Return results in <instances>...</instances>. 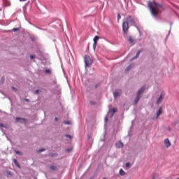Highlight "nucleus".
Returning a JSON list of instances; mask_svg holds the SVG:
<instances>
[{
  "instance_id": "obj_1",
  "label": "nucleus",
  "mask_w": 179,
  "mask_h": 179,
  "mask_svg": "<svg viewBox=\"0 0 179 179\" xmlns=\"http://www.w3.org/2000/svg\"><path fill=\"white\" fill-rule=\"evenodd\" d=\"M148 8L150 10L151 15L153 16V17H157V15L160 13V9L163 8V5L159 4L156 3L155 1H150L148 2Z\"/></svg>"
},
{
  "instance_id": "obj_2",
  "label": "nucleus",
  "mask_w": 179,
  "mask_h": 179,
  "mask_svg": "<svg viewBox=\"0 0 179 179\" xmlns=\"http://www.w3.org/2000/svg\"><path fill=\"white\" fill-rule=\"evenodd\" d=\"M127 23H129L131 26H134L136 27L137 30L140 31L139 27H138V24H139V20L136 19V17L132 15H128L126 18L124 19Z\"/></svg>"
},
{
  "instance_id": "obj_3",
  "label": "nucleus",
  "mask_w": 179,
  "mask_h": 179,
  "mask_svg": "<svg viewBox=\"0 0 179 179\" xmlns=\"http://www.w3.org/2000/svg\"><path fill=\"white\" fill-rule=\"evenodd\" d=\"M85 68H90L93 65V59L89 55H85L84 58Z\"/></svg>"
},
{
  "instance_id": "obj_4",
  "label": "nucleus",
  "mask_w": 179,
  "mask_h": 179,
  "mask_svg": "<svg viewBox=\"0 0 179 179\" xmlns=\"http://www.w3.org/2000/svg\"><path fill=\"white\" fill-rule=\"evenodd\" d=\"M129 29V23H128L127 21H123L122 22V31L124 33V36H128V30Z\"/></svg>"
},
{
  "instance_id": "obj_5",
  "label": "nucleus",
  "mask_w": 179,
  "mask_h": 179,
  "mask_svg": "<svg viewBox=\"0 0 179 179\" xmlns=\"http://www.w3.org/2000/svg\"><path fill=\"white\" fill-rule=\"evenodd\" d=\"M164 96H166V92H162L159 96V97H158L157 101H156V104H160V103H162L163 101V99H164Z\"/></svg>"
},
{
  "instance_id": "obj_6",
  "label": "nucleus",
  "mask_w": 179,
  "mask_h": 179,
  "mask_svg": "<svg viewBox=\"0 0 179 179\" xmlns=\"http://www.w3.org/2000/svg\"><path fill=\"white\" fill-rule=\"evenodd\" d=\"M15 121L16 122H20V124H26L27 122V119L17 117Z\"/></svg>"
},
{
  "instance_id": "obj_7",
  "label": "nucleus",
  "mask_w": 179,
  "mask_h": 179,
  "mask_svg": "<svg viewBox=\"0 0 179 179\" xmlns=\"http://www.w3.org/2000/svg\"><path fill=\"white\" fill-rule=\"evenodd\" d=\"M162 113H163V110H162V107H160L158 109V111L156 113V115L153 116L152 120H157V118H159V115H160V114H162Z\"/></svg>"
},
{
  "instance_id": "obj_8",
  "label": "nucleus",
  "mask_w": 179,
  "mask_h": 179,
  "mask_svg": "<svg viewBox=\"0 0 179 179\" xmlns=\"http://www.w3.org/2000/svg\"><path fill=\"white\" fill-rule=\"evenodd\" d=\"M113 96H114L115 99H118V97H120V96H121V90H116L113 92Z\"/></svg>"
},
{
  "instance_id": "obj_9",
  "label": "nucleus",
  "mask_w": 179,
  "mask_h": 179,
  "mask_svg": "<svg viewBox=\"0 0 179 179\" xmlns=\"http://www.w3.org/2000/svg\"><path fill=\"white\" fill-rule=\"evenodd\" d=\"M164 145L166 146V148H170L171 146V143L170 142V140H169V138L164 140Z\"/></svg>"
},
{
  "instance_id": "obj_10",
  "label": "nucleus",
  "mask_w": 179,
  "mask_h": 179,
  "mask_svg": "<svg viewBox=\"0 0 179 179\" xmlns=\"http://www.w3.org/2000/svg\"><path fill=\"white\" fill-rule=\"evenodd\" d=\"M116 148H117L118 149H121V148H122L124 146V143H122V142L119 141L118 143H117L115 144Z\"/></svg>"
},
{
  "instance_id": "obj_11",
  "label": "nucleus",
  "mask_w": 179,
  "mask_h": 179,
  "mask_svg": "<svg viewBox=\"0 0 179 179\" xmlns=\"http://www.w3.org/2000/svg\"><path fill=\"white\" fill-rule=\"evenodd\" d=\"M128 41H129V44H131V45H134V44H135L134 38H132V36H129Z\"/></svg>"
},
{
  "instance_id": "obj_12",
  "label": "nucleus",
  "mask_w": 179,
  "mask_h": 179,
  "mask_svg": "<svg viewBox=\"0 0 179 179\" xmlns=\"http://www.w3.org/2000/svg\"><path fill=\"white\" fill-rule=\"evenodd\" d=\"M145 92V87H142L137 92V96H141Z\"/></svg>"
},
{
  "instance_id": "obj_13",
  "label": "nucleus",
  "mask_w": 179,
  "mask_h": 179,
  "mask_svg": "<svg viewBox=\"0 0 179 179\" xmlns=\"http://www.w3.org/2000/svg\"><path fill=\"white\" fill-rule=\"evenodd\" d=\"M140 54L141 51L137 52L136 55L131 59V61H134V59H136V58H138Z\"/></svg>"
},
{
  "instance_id": "obj_14",
  "label": "nucleus",
  "mask_w": 179,
  "mask_h": 179,
  "mask_svg": "<svg viewBox=\"0 0 179 179\" xmlns=\"http://www.w3.org/2000/svg\"><path fill=\"white\" fill-rule=\"evenodd\" d=\"M134 68V64H130L129 65L126 69H125V72H129V71H131V69Z\"/></svg>"
},
{
  "instance_id": "obj_15",
  "label": "nucleus",
  "mask_w": 179,
  "mask_h": 179,
  "mask_svg": "<svg viewBox=\"0 0 179 179\" xmlns=\"http://www.w3.org/2000/svg\"><path fill=\"white\" fill-rule=\"evenodd\" d=\"M99 40H100V37H99V36H95L93 38L94 43L97 44V41H99Z\"/></svg>"
},
{
  "instance_id": "obj_16",
  "label": "nucleus",
  "mask_w": 179,
  "mask_h": 179,
  "mask_svg": "<svg viewBox=\"0 0 179 179\" xmlns=\"http://www.w3.org/2000/svg\"><path fill=\"white\" fill-rule=\"evenodd\" d=\"M141 99V96H136V99H134V103L137 104L138 101H139V100Z\"/></svg>"
},
{
  "instance_id": "obj_17",
  "label": "nucleus",
  "mask_w": 179,
  "mask_h": 179,
  "mask_svg": "<svg viewBox=\"0 0 179 179\" xmlns=\"http://www.w3.org/2000/svg\"><path fill=\"white\" fill-rule=\"evenodd\" d=\"M13 163H15V166H17V167L20 168V165L19 164V162H17V160L16 159H13Z\"/></svg>"
},
{
  "instance_id": "obj_18",
  "label": "nucleus",
  "mask_w": 179,
  "mask_h": 179,
  "mask_svg": "<svg viewBox=\"0 0 179 179\" xmlns=\"http://www.w3.org/2000/svg\"><path fill=\"white\" fill-rule=\"evenodd\" d=\"M119 174L120 176H124L125 174V171H124V170L122 169H121L119 171Z\"/></svg>"
},
{
  "instance_id": "obj_19",
  "label": "nucleus",
  "mask_w": 179,
  "mask_h": 179,
  "mask_svg": "<svg viewBox=\"0 0 179 179\" xmlns=\"http://www.w3.org/2000/svg\"><path fill=\"white\" fill-rule=\"evenodd\" d=\"M110 110L112 111V113L115 114V113H117V111H118V109L117 108H113L110 109Z\"/></svg>"
},
{
  "instance_id": "obj_20",
  "label": "nucleus",
  "mask_w": 179,
  "mask_h": 179,
  "mask_svg": "<svg viewBox=\"0 0 179 179\" xmlns=\"http://www.w3.org/2000/svg\"><path fill=\"white\" fill-rule=\"evenodd\" d=\"M108 115V117H111L114 115V113H113V111L110 110Z\"/></svg>"
},
{
  "instance_id": "obj_21",
  "label": "nucleus",
  "mask_w": 179,
  "mask_h": 179,
  "mask_svg": "<svg viewBox=\"0 0 179 179\" xmlns=\"http://www.w3.org/2000/svg\"><path fill=\"white\" fill-rule=\"evenodd\" d=\"M50 170H57V167L54 165H52L50 166Z\"/></svg>"
},
{
  "instance_id": "obj_22",
  "label": "nucleus",
  "mask_w": 179,
  "mask_h": 179,
  "mask_svg": "<svg viewBox=\"0 0 179 179\" xmlns=\"http://www.w3.org/2000/svg\"><path fill=\"white\" fill-rule=\"evenodd\" d=\"M92 47H93V50H94V51H96V47H97V43H93V45H92Z\"/></svg>"
},
{
  "instance_id": "obj_23",
  "label": "nucleus",
  "mask_w": 179,
  "mask_h": 179,
  "mask_svg": "<svg viewBox=\"0 0 179 179\" xmlns=\"http://www.w3.org/2000/svg\"><path fill=\"white\" fill-rule=\"evenodd\" d=\"M19 30H20V27H18V28H13V31H19Z\"/></svg>"
},
{
  "instance_id": "obj_24",
  "label": "nucleus",
  "mask_w": 179,
  "mask_h": 179,
  "mask_svg": "<svg viewBox=\"0 0 179 179\" xmlns=\"http://www.w3.org/2000/svg\"><path fill=\"white\" fill-rule=\"evenodd\" d=\"M64 124H65L66 125H71V122L70 121H64Z\"/></svg>"
},
{
  "instance_id": "obj_25",
  "label": "nucleus",
  "mask_w": 179,
  "mask_h": 179,
  "mask_svg": "<svg viewBox=\"0 0 179 179\" xmlns=\"http://www.w3.org/2000/svg\"><path fill=\"white\" fill-rule=\"evenodd\" d=\"M45 150V149L44 148H41L38 150V153H41V152H44Z\"/></svg>"
},
{
  "instance_id": "obj_26",
  "label": "nucleus",
  "mask_w": 179,
  "mask_h": 179,
  "mask_svg": "<svg viewBox=\"0 0 179 179\" xmlns=\"http://www.w3.org/2000/svg\"><path fill=\"white\" fill-rule=\"evenodd\" d=\"M16 155H19L20 156H22V153L20 151H15Z\"/></svg>"
},
{
  "instance_id": "obj_27",
  "label": "nucleus",
  "mask_w": 179,
  "mask_h": 179,
  "mask_svg": "<svg viewBox=\"0 0 179 179\" xmlns=\"http://www.w3.org/2000/svg\"><path fill=\"white\" fill-rule=\"evenodd\" d=\"M126 167L129 169V167H131V163H129V162L126 163Z\"/></svg>"
},
{
  "instance_id": "obj_28",
  "label": "nucleus",
  "mask_w": 179,
  "mask_h": 179,
  "mask_svg": "<svg viewBox=\"0 0 179 179\" xmlns=\"http://www.w3.org/2000/svg\"><path fill=\"white\" fill-rule=\"evenodd\" d=\"M66 138H69V139H72V136L69 135V134H66Z\"/></svg>"
},
{
  "instance_id": "obj_29",
  "label": "nucleus",
  "mask_w": 179,
  "mask_h": 179,
  "mask_svg": "<svg viewBox=\"0 0 179 179\" xmlns=\"http://www.w3.org/2000/svg\"><path fill=\"white\" fill-rule=\"evenodd\" d=\"M39 93H40V90H36L34 91V94H38Z\"/></svg>"
},
{
  "instance_id": "obj_30",
  "label": "nucleus",
  "mask_w": 179,
  "mask_h": 179,
  "mask_svg": "<svg viewBox=\"0 0 179 179\" xmlns=\"http://www.w3.org/2000/svg\"><path fill=\"white\" fill-rule=\"evenodd\" d=\"M34 58H36V55H30V59H34Z\"/></svg>"
},
{
  "instance_id": "obj_31",
  "label": "nucleus",
  "mask_w": 179,
  "mask_h": 179,
  "mask_svg": "<svg viewBox=\"0 0 179 179\" xmlns=\"http://www.w3.org/2000/svg\"><path fill=\"white\" fill-rule=\"evenodd\" d=\"M45 73H51V70H50V69H46V70L45 71Z\"/></svg>"
},
{
  "instance_id": "obj_32",
  "label": "nucleus",
  "mask_w": 179,
  "mask_h": 179,
  "mask_svg": "<svg viewBox=\"0 0 179 179\" xmlns=\"http://www.w3.org/2000/svg\"><path fill=\"white\" fill-rule=\"evenodd\" d=\"M13 90H14V92H16V90H17V88L15 87H12Z\"/></svg>"
},
{
  "instance_id": "obj_33",
  "label": "nucleus",
  "mask_w": 179,
  "mask_h": 179,
  "mask_svg": "<svg viewBox=\"0 0 179 179\" xmlns=\"http://www.w3.org/2000/svg\"><path fill=\"white\" fill-rule=\"evenodd\" d=\"M121 19V15L120 14L117 15V20H120Z\"/></svg>"
},
{
  "instance_id": "obj_34",
  "label": "nucleus",
  "mask_w": 179,
  "mask_h": 179,
  "mask_svg": "<svg viewBox=\"0 0 179 179\" xmlns=\"http://www.w3.org/2000/svg\"><path fill=\"white\" fill-rule=\"evenodd\" d=\"M99 86H100V83H99V84H96V85H95V89H97V87H99Z\"/></svg>"
},
{
  "instance_id": "obj_35",
  "label": "nucleus",
  "mask_w": 179,
  "mask_h": 179,
  "mask_svg": "<svg viewBox=\"0 0 179 179\" xmlns=\"http://www.w3.org/2000/svg\"><path fill=\"white\" fill-rule=\"evenodd\" d=\"M1 82H2V83H3V82H5V78L3 77L1 78Z\"/></svg>"
},
{
  "instance_id": "obj_36",
  "label": "nucleus",
  "mask_w": 179,
  "mask_h": 179,
  "mask_svg": "<svg viewBox=\"0 0 179 179\" xmlns=\"http://www.w3.org/2000/svg\"><path fill=\"white\" fill-rule=\"evenodd\" d=\"M107 121H108V117H105V122H107Z\"/></svg>"
},
{
  "instance_id": "obj_37",
  "label": "nucleus",
  "mask_w": 179,
  "mask_h": 179,
  "mask_svg": "<svg viewBox=\"0 0 179 179\" xmlns=\"http://www.w3.org/2000/svg\"><path fill=\"white\" fill-rule=\"evenodd\" d=\"M0 127H1L2 128H5V125H3V124H0Z\"/></svg>"
},
{
  "instance_id": "obj_38",
  "label": "nucleus",
  "mask_w": 179,
  "mask_h": 179,
  "mask_svg": "<svg viewBox=\"0 0 179 179\" xmlns=\"http://www.w3.org/2000/svg\"><path fill=\"white\" fill-rule=\"evenodd\" d=\"M24 101H27V103H29V101H30V100H29L28 99H25Z\"/></svg>"
},
{
  "instance_id": "obj_39",
  "label": "nucleus",
  "mask_w": 179,
  "mask_h": 179,
  "mask_svg": "<svg viewBox=\"0 0 179 179\" xmlns=\"http://www.w3.org/2000/svg\"><path fill=\"white\" fill-rule=\"evenodd\" d=\"M7 174H8V176H10V171H8Z\"/></svg>"
},
{
  "instance_id": "obj_40",
  "label": "nucleus",
  "mask_w": 179,
  "mask_h": 179,
  "mask_svg": "<svg viewBox=\"0 0 179 179\" xmlns=\"http://www.w3.org/2000/svg\"><path fill=\"white\" fill-rule=\"evenodd\" d=\"M36 27V29H38L39 30H43V29H41V28H40L38 27Z\"/></svg>"
},
{
  "instance_id": "obj_41",
  "label": "nucleus",
  "mask_w": 179,
  "mask_h": 179,
  "mask_svg": "<svg viewBox=\"0 0 179 179\" xmlns=\"http://www.w3.org/2000/svg\"><path fill=\"white\" fill-rule=\"evenodd\" d=\"M55 121H58V117H56L55 118Z\"/></svg>"
},
{
  "instance_id": "obj_42",
  "label": "nucleus",
  "mask_w": 179,
  "mask_h": 179,
  "mask_svg": "<svg viewBox=\"0 0 179 179\" xmlns=\"http://www.w3.org/2000/svg\"><path fill=\"white\" fill-rule=\"evenodd\" d=\"M20 2H24V1H27V0H20Z\"/></svg>"
},
{
  "instance_id": "obj_43",
  "label": "nucleus",
  "mask_w": 179,
  "mask_h": 179,
  "mask_svg": "<svg viewBox=\"0 0 179 179\" xmlns=\"http://www.w3.org/2000/svg\"><path fill=\"white\" fill-rule=\"evenodd\" d=\"M71 149H67L66 152H70Z\"/></svg>"
},
{
  "instance_id": "obj_44",
  "label": "nucleus",
  "mask_w": 179,
  "mask_h": 179,
  "mask_svg": "<svg viewBox=\"0 0 179 179\" xmlns=\"http://www.w3.org/2000/svg\"><path fill=\"white\" fill-rule=\"evenodd\" d=\"M169 131H171V129L170 127H169Z\"/></svg>"
},
{
  "instance_id": "obj_45",
  "label": "nucleus",
  "mask_w": 179,
  "mask_h": 179,
  "mask_svg": "<svg viewBox=\"0 0 179 179\" xmlns=\"http://www.w3.org/2000/svg\"><path fill=\"white\" fill-rule=\"evenodd\" d=\"M55 84L57 85V81H55Z\"/></svg>"
},
{
  "instance_id": "obj_46",
  "label": "nucleus",
  "mask_w": 179,
  "mask_h": 179,
  "mask_svg": "<svg viewBox=\"0 0 179 179\" xmlns=\"http://www.w3.org/2000/svg\"><path fill=\"white\" fill-rule=\"evenodd\" d=\"M6 6H8V4H6Z\"/></svg>"
},
{
  "instance_id": "obj_47",
  "label": "nucleus",
  "mask_w": 179,
  "mask_h": 179,
  "mask_svg": "<svg viewBox=\"0 0 179 179\" xmlns=\"http://www.w3.org/2000/svg\"><path fill=\"white\" fill-rule=\"evenodd\" d=\"M89 139H90V137H89Z\"/></svg>"
},
{
  "instance_id": "obj_48",
  "label": "nucleus",
  "mask_w": 179,
  "mask_h": 179,
  "mask_svg": "<svg viewBox=\"0 0 179 179\" xmlns=\"http://www.w3.org/2000/svg\"><path fill=\"white\" fill-rule=\"evenodd\" d=\"M179 179V178H178Z\"/></svg>"
}]
</instances>
